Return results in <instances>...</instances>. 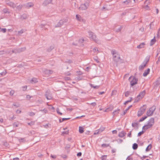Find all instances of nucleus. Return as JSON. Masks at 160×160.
Segmentation results:
<instances>
[{"label": "nucleus", "instance_id": "obj_60", "mask_svg": "<svg viewBox=\"0 0 160 160\" xmlns=\"http://www.w3.org/2000/svg\"><path fill=\"white\" fill-rule=\"evenodd\" d=\"M126 160H132V158H130L129 156H128L126 158Z\"/></svg>", "mask_w": 160, "mask_h": 160}, {"label": "nucleus", "instance_id": "obj_52", "mask_svg": "<svg viewBox=\"0 0 160 160\" xmlns=\"http://www.w3.org/2000/svg\"><path fill=\"white\" fill-rule=\"evenodd\" d=\"M13 127H18V124L17 123H14L13 124Z\"/></svg>", "mask_w": 160, "mask_h": 160}, {"label": "nucleus", "instance_id": "obj_1", "mask_svg": "<svg viewBox=\"0 0 160 160\" xmlns=\"http://www.w3.org/2000/svg\"><path fill=\"white\" fill-rule=\"evenodd\" d=\"M154 122V118H151L147 122V124L143 127L142 129L146 130L152 127L153 125Z\"/></svg>", "mask_w": 160, "mask_h": 160}, {"label": "nucleus", "instance_id": "obj_32", "mask_svg": "<svg viewBox=\"0 0 160 160\" xmlns=\"http://www.w3.org/2000/svg\"><path fill=\"white\" fill-rule=\"evenodd\" d=\"M79 131L80 133H82L83 132V127H79Z\"/></svg>", "mask_w": 160, "mask_h": 160}, {"label": "nucleus", "instance_id": "obj_21", "mask_svg": "<svg viewBox=\"0 0 160 160\" xmlns=\"http://www.w3.org/2000/svg\"><path fill=\"white\" fill-rule=\"evenodd\" d=\"M119 110H115L112 112L113 116H115L118 114L119 113Z\"/></svg>", "mask_w": 160, "mask_h": 160}, {"label": "nucleus", "instance_id": "obj_13", "mask_svg": "<svg viewBox=\"0 0 160 160\" xmlns=\"http://www.w3.org/2000/svg\"><path fill=\"white\" fill-rule=\"evenodd\" d=\"M126 133L124 131H121L118 134V136L120 138H122L125 135Z\"/></svg>", "mask_w": 160, "mask_h": 160}, {"label": "nucleus", "instance_id": "obj_51", "mask_svg": "<svg viewBox=\"0 0 160 160\" xmlns=\"http://www.w3.org/2000/svg\"><path fill=\"white\" fill-rule=\"evenodd\" d=\"M29 115L30 116H32L35 115V113L32 112H29Z\"/></svg>", "mask_w": 160, "mask_h": 160}, {"label": "nucleus", "instance_id": "obj_5", "mask_svg": "<svg viewBox=\"0 0 160 160\" xmlns=\"http://www.w3.org/2000/svg\"><path fill=\"white\" fill-rule=\"evenodd\" d=\"M146 108V106L145 105H143L138 110L137 113L138 116V117L141 116L144 112Z\"/></svg>", "mask_w": 160, "mask_h": 160}, {"label": "nucleus", "instance_id": "obj_24", "mask_svg": "<svg viewBox=\"0 0 160 160\" xmlns=\"http://www.w3.org/2000/svg\"><path fill=\"white\" fill-rule=\"evenodd\" d=\"M155 107L154 106H153L152 107L150 108L149 110H150L151 112H152V113L153 114V113L155 111Z\"/></svg>", "mask_w": 160, "mask_h": 160}, {"label": "nucleus", "instance_id": "obj_34", "mask_svg": "<svg viewBox=\"0 0 160 160\" xmlns=\"http://www.w3.org/2000/svg\"><path fill=\"white\" fill-rule=\"evenodd\" d=\"M7 29L5 28H2L0 27V31L3 32L5 33L6 32Z\"/></svg>", "mask_w": 160, "mask_h": 160}, {"label": "nucleus", "instance_id": "obj_61", "mask_svg": "<svg viewBox=\"0 0 160 160\" xmlns=\"http://www.w3.org/2000/svg\"><path fill=\"white\" fill-rule=\"evenodd\" d=\"M117 141L118 142L121 143L123 141V140L121 139H118L117 140Z\"/></svg>", "mask_w": 160, "mask_h": 160}, {"label": "nucleus", "instance_id": "obj_9", "mask_svg": "<svg viewBox=\"0 0 160 160\" xmlns=\"http://www.w3.org/2000/svg\"><path fill=\"white\" fill-rule=\"evenodd\" d=\"M24 5L26 8H29L31 7H33L34 6V4L32 2H30L26 3Z\"/></svg>", "mask_w": 160, "mask_h": 160}, {"label": "nucleus", "instance_id": "obj_43", "mask_svg": "<svg viewBox=\"0 0 160 160\" xmlns=\"http://www.w3.org/2000/svg\"><path fill=\"white\" fill-rule=\"evenodd\" d=\"M6 73L7 72L6 71L3 72H2L0 73V75L1 76H4L6 75Z\"/></svg>", "mask_w": 160, "mask_h": 160}, {"label": "nucleus", "instance_id": "obj_39", "mask_svg": "<svg viewBox=\"0 0 160 160\" xmlns=\"http://www.w3.org/2000/svg\"><path fill=\"white\" fill-rule=\"evenodd\" d=\"M90 86L91 87L93 88H98L99 87V86H94L93 85L91 84Z\"/></svg>", "mask_w": 160, "mask_h": 160}, {"label": "nucleus", "instance_id": "obj_14", "mask_svg": "<svg viewBox=\"0 0 160 160\" xmlns=\"http://www.w3.org/2000/svg\"><path fill=\"white\" fill-rule=\"evenodd\" d=\"M150 71L149 68H148L147 70L145 71L144 73L143 74V76L145 77L147 76L148 74H149Z\"/></svg>", "mask_w": 160, "mask_h": 160}, {"label": "nucleus", "instance_id": "obj_3", "mask_svg": "<svg viewBox=\"0 0 160 160\" xmlns=\"http://www.w3.org/2000/svg\"><path fill=\"white\" fill-rule=\"evenodd\" d=\"M112 54L113 55L114 60L117 62L120 59V56L115 50H112L111 51Z\"/></svg>", "mask_w": 160, "mask_h": 160}, {"label": "nucleus", "instance_id": "obj_4", "mask_svg": "<svg viewBox=\"0 0 160 160\" xmlns=\"http://www.w3.org/2000/svg\"><path fill=\"white\" fill-rule=\"evenodd\" d=\"M129 80L130 81L131 87H133L137 83L138 80V78L135 77L131 76L129 78Z\"/></svg>", "mask_w": 160, "mask_h": 160}, {"label": "nucleus", "instance_id": "obj_11", "mask_svg": "<svg viewBox=\"0 0 160 160\" xmlns=\"http://www.w3.org/2000/svg\"><path fill=\"white\" fill-rule=\"evenodd\" d=\"M145 91L144 90L142 92H141L139 94L138 96V97H139L140 98H142L145 94Z\"/></svg>", "mask_w": 160, "mask_h": 160}, {"label": "nucleus", "instance_id": "obj_20", "mask_svg": "<svg viewBox=\"0 0 160 160\" xmlns=\"http://www.w3.org/2000/svg\"><path fill=\"white\" fill-rule=\"evenodd\" d=\"M145 45V43L144 42L141 43L137 46V48H142L144 47Z\"/></svg>", "mask_w": 160, "mask_h": 160}, {"label": "nucleus", "instance_id": "obj_10", "mask_svg": "<svg viewBox=\"0 0 160 160\" xmlns=\"http://www.w3.org/2000/svg\"><path fill=\"white\" fill-rule=\"evenodd\" d=\"M52 0H46L42 3L43 6H46L52 2Z\"/></svg>", "mask_w": 160, "mask_h": 160}, {"label": "nucleus", "instance_id": "obj_27", "mask_svg": "<svg viewBox=\"0 0 160 160\" xmlns=\"http://www.w3.org/2000/svg\"><path fill=\"white\" fill-rule=\"evenodd\" d=\"M152 148V145L150 144L147 147L146 149V151L147 152L150 150Z\"/></svg>", "mask_w": 160, "mask_h": 160}, {"label": "nucleus", "instance_id": "obj_36", "mask_svg": "<svg viewBox=\"0 0 160 160\" xmlns=\"http://www.w3.org/2000/svg\"><path fill=\"white\" fill-rule=\"evenodd\" d=\"M129 98L130 99V100H128L126 101L124 103V104H127L129 102H131L132 99V97H130Z\"/></svg>", "mask_w": 160, "mask_h": 160}, {"label": "nucleus", "instance_id": "obj_22", "mask_svg": "<svg viewBox=\"0 0 160 160\" xmlns=\"http://www.w3.org/2000/svg\"><path fill=\"white\" fill-rule=\"evenodd\" d=\"M22 7V5H19L17 7L16 6L15 8H16V10L18 11H20L21 10Z\"/></svg>", "mask_w": 160, "mask_h": 160}, {"label": "nucleus", "instance_id": "obj_12", "mask_svg": "<svg viewBox=\"0 0 160 160\" xmlns=\"http://www.w3.org/2000/svg\"><path fill=\"white\" fill-rule=\"evenodd\" d=\"M150 57V56H149V55L147 56L146 57L143 62L145 64H147V63H148V62L149 61Z\"/></svg>", "mask_w": 160, "mask_h": 160}, {"label": "nucleus", "instance_id": "obj_64", "mask_svg": "<svg viewBox=\"0 0 160 160\" xmlns=\"http://www.w3.org/2000/svg\"><path fill=\"white\" fill-rule=\"evenodd\" d=\"M102 146L103 147H106L107 146V145L106 144L103 143L102 144Z\"/></svg>", "mask_w": 160, "mask_h": 160}, {"label": "nucleus", "instance_id": "obj_17", "mask_svg": "<svg viewBox=\"0 0 160 160\" xmlns=\"http://www.w3.org/2000/svg\"><path fill=\"white\" fill-rule=\"evenodd\" d=\"M8 6L10 7H12L13 9H14V8L16 7V4L12 2H9V3L8 4Z\"/></svg>", "mask_w": 160, "mask_h": 160}, {"label": "nucleus", "instance_id": "obj_55", "mask_svg": "<svg viewBox=\"0 0 160 160\" xmlns=\"http://www.w3.org/2000/svg\"><path fill=\"white\" fill-rule=\"evenodd\" d=\"M50 157H51L53 159H55L56 158V156L55 155H52V154H51Z\"/></svg>", "mask_w": 160, "mask_h": 160}, {"label": "nucleus", "instance_id": "obj_16", "mask_svg": "<svg viewBox=\"0 0 160 160\" xmlns=\"http://www.w3.org/2000/svg\"><path fill=\"white\" fill-rule=\"evenodd\" d=\"M146 64H145L143 62L142 64L139 66V70H142L144 69L145 67L146 66Z\"/></svg>", "mask_w": 160, "mask_h": 160}, {"label": "nucleus", "instance_id": "obj_44", "mask_svg": "<svg viewBox=\"0 0 160 160\" xmlns=\"http://www.w3.org/2000/svg\"><path fill=\"white\" fill-rule=\"evenodd\" d=\"M100 133V132H99V131L98 130H97L94 132L93 134L94 135H96L99 134Z\"/></svg>", "mask_w": 160, "mask_h": 160}, {"label": "nucleus", "instance_id": "obj_40", "mask_svg": "<svg viewBox=\"0 0 160 160\" xmlns=\"http://www.w3.org/2000/svg\"><path fill=\"white\" fill-rule=\"evenodd\" d=\"M105 128L103 127H101L100 129H98V130L100 132V133L102 132L104 130Z\"/></svg>", "mask_w": 160, "mask_h": 160}, {"label": "nucleus", "instance_id": "obj_8", "mask_svg": "<svg viewBox=\"0 0 160 160\" xmlns=\"http://www.w3.org/2000/svg\"><path fill=\"white\" fill-rule=\"evenodd\" d=\"M77 19L80 22H85V20L82 18L80 15L78 14H77L76 16Z\"/></svg>", "mask_w": 160, "mask_h": 160}, {"label": "nucleus", "instance_id": "obj_38", "mask_svg": "<svg viewBox=\"0 0 160 160\" xmlns=\"http://www.w3.org/2000/svg\"><path fill=\"white\" fill-rule=\"evenodd\" d=\"M123 27L122 26L120 27L118 29H117L115 30V31L117 32H119L121 31Z\"/></svg>", "mask_w": 160, "mask_h": 160}, {"label": "nucleus", "instance_id": "obj_62", "mask_svg": "<svg viewBox=\"0 0 160 160\" xmlns=\"http://www.w3.org/2000/svg\"><path fill=\"white\" fill-rule=\"evenodd\" d=\"M106 156H105V155L103 156H102V160H105V159H106Z\"/></svg>", "mask_w": 160, "mask_h": 160}, {"label": "nucleus", "instance_id": "obj_15", "mask_svg": "<svg viewBox=\"0 0 160 160\" xmlns=\"http://www.w3.org/2000/svg\"><path fill=\"white\" fill-rule=\"evenodd\" d=\"M2 12L4 13L10 14L11 13V11L8 8H4Z\"/></svg>", "mask_w": 160, "mask_h": 160}, {"label": "nucleus", "instance_id": "obj_18", "mask_svg": "<svg viewBox=\"0 0 160 160\" xmlns=\"http://www.w3.org/2000/svg\"><path fill=\"white\" fill-rule=\"evenodd\" d=\"M38 82L37 79L35 78H32L31 80V82L32 83H35Z\"/></svg>", "mask_w": 160, "mask_h": 160}, {"label": "nucleus", "instance_id": "obj_30", "mask_svg": "<svg viewBox=\"0 0 160 160\" xmlns=\"http://www.w3.org/2000/svg\"><path fill=\"white\" fill-rule=\"evenodd\" d=\"M131 92L129 91H127L125 92V96L126 97H128L129 95H131L130 94Z\"/></svg>", "mask_w": 160, "mask_h": 160}, {"label": "nucleus", "instance_id": "obj_42", "mask_svg": "<svg viewBox=\"0 0 160 160\" xmlns=\"http://www.w3.org/2000/svg\"><path fill=\"white\" fill-rule=\"evenodd\" d=\"M144 131H143V130L142 131L139 132L138 134V137L140 136L144 133Z\"/></svg>", "mask_w": 160, "mask_h": 160}, {"label": "nucleus", "instance_id": "obj_57", "mask_svg": "<svg viewBox=\"0 0 160 160\" xmlns=\"http://www.w3.org/2000/svg\"><path fill=\"white\" fill-rule=\"evenodd\" d=\"M93 52H96L97 51H98V49H97V48H93Z\"/></svg>", "mask_w": 160, "mask_h": 160}, {"label": "nucleus", "instance_id": "obj_53", "mask_svg": "<svg viewBox=\"0 0 160 160\" xmlns=\"http://www.w3.org/2000/svg\"><path fill=\"white\" fill-rule=\"evenodd\" d=\"M61 26V24L59 23V22L57 23V24L56 25L55 27H59Z\"/></svg>", "mask_w": 160, "mask_h": 160}, {"label": "nucleus", "instance_id": "obj_54", "mask_svg": "<svg viewBox=\"0 0 160 160\" xmlns=\"http://www.w3.org/2000/svg\"><path fill=\"white\" fill-rule=\"evenodd\" d=\"M61 26V24L59 23V22L57 23V24L56 25L55 27H59Z\"/></svg>", "mask_w": 160, "mask_h": 160}, {"label": "nucleus", "instance_id": "obj_6", "mask_svg": "<svg viewBox=\"0 0 160 160\" xmlns=\"http://www.w3.org/2000/svg\"><path fill=\"white\" fill-rule=\"evenodd\" d=\"M89 6V2H87L81 4L79 8L82 10H86L88 8Z\"/></svg>", "mask_w": 160, "mask_h": 160}, {"label": "nucleus", "instance_id": "obj_46", "mask_svg": "<svg viewBox=\"0 0 160 160\" xmlns=\"http://www.w3.org/2000/svg\"><path fill=\"white\" fill-rule=\"evenodd\" d=\"M102 10H108V9L107 8V6H106L105 7L103 6L102 9Z\"/></svg>", "mask_w": 160, "mask_h": 160}, {"label": "nucleus", "instance_id": "obj_59", "mask_svg": "<svg viewBox=\"0 0 160 160\" xmlns=\"http://www.w3.org/2000/svg\"><path fill=\"white\" fill-rule=\"evenodd\" d=\"M11 2L9 0H6L5 1V3L6 4L8 5V4L9 3V2Z\"/></svg>", "mask_w": 160, "mask_h": 160}, {"label": "nucleus", "instance_id": "obj_41", "mask_svg": "<svg viewBox=\"0 0 160 160\" xmlns=\"http://www.w3.org/2000/svg\"><path fill=\"white\" fill-rule=\"evenodd\" d=\"M140 99H141V98H140L139 97H138L137 96V97L135 98L134 102H138Z\"/></svg>", "mask_w": 160, "mask_h": 160}, {"label": "nucleus", "instance_id": "obj_7", "mask_svg": "<svg viewBox=\"0 0 160 160\" xmlns=\"http://www.w3.org/2000/svg\"><path fill=\"white\" fill-rule=\"evenodd\" d=\"M45 96L48 100H51L52 98V95L49 91H47L46 92Z\"/></svg>", "mask_w": 160, "mask_h": 160}, {"label": "nucleus", "instance_id": "obj_47", "mask_svg": "<svg viewBox=\"0 0 160 160\" xmlns=\"http://www.w3.org/2000/svg\"><path fill=\"white\" fill-rule=\"evenodd\" d=\"M45 73L46 74H49V71L48 69H45L44 71Z\"/></svg>", "mask_w": 160, "mask_h": 160}, {"label": "nucleus", "instance_id": "obj_35", "mask_svg": "<svg viewBox=\"0 0 160 160\" xmlns=\"http://www.w3.org/2000/svg\"><path fill=\"white\" fill-rule=\"evenodd\" d=\"M132 107V105H130L129 106L128 108L124 111L123 112V115H125L127 112V111L131 107Z\"/></svg>", "mask_w": 160, "mask_h": 160}, {"label": "nucleus", "instance_id": "obj_33", "mask_svg": "<svg viewBox=\"0 0 160 160\" xmlns=\"http://www.w3.org/2000/svg\"><path fill=\"white\" fill-rule=\"evenodd\" d=\"M147 118V117L146 116H144L141 118L139 120V122H141L144 120L145 119H146Z\"/></svg>", "mask_w": 160, "mask_h": 160}, {"label": "nucleus", "instance_id": "obj_37", "mask_svg": "<svg viewBox=\"0 0 160 160\" xmlns=\"http://www.w3.org/2000/svg\"><path fill=\"white\" fill-rule=\"evenodd\" d=\"M54 48V46L53 45L51 46L48 49V52H50L51 51V50L53 49Z\"/></svg>", "mask_w": 160, "mask_h": 160}, {"label": "nucleus", "instance_id": "obj_25", "mask_svg": "<svg viewBox=\"0 0 160 160\" xmlns=\"http://www.w3.org/2000/svg\"><path fill=\"white\" fill-rule=\"evenodd\" d=\"M26 30L24 29H22L20 31H18V34L19 35H21V34L24 32Z\"/></svg>", "mask_w": 160, "mask_h": 160}, {"label": "nucleus", "instance_id": "obj_31", "mask_svg": "<svg viewBox=\"0 0 160 160\" xmlns=\"http://www.w3.org/2000/svg\"><path fill=\"white\" fill-rule=\"evenodd\" d=\"M131 2V0H126L125 1L122 2V3H125L126 5H128L129 3Z\"/></svg>", "mask_w": 160, "mask_h": 160}, {"label": "nucleus", "instance_id": "obj_19", "mask_svg": "<svg viewBox=\"0 0 160 160\" xmlns=\"http://www.w3.org/2000/svg\"><path fill=\"white\" fill-rule=\"evenodd\" d=\"M67 21V20L66 19H63L62 20H61L59 21V23L60 24H61V26L63 25V24L65 23Z\"/></svg>", "mask_w": 160, "mask_h": 160}, {"label": "nucleus", "instance_id": "obj_45", "mask_svg": "<svg viewBox=\"0 0 160 160\" xmlns=\"http://www.w3.org/2000/svg\"><path fill=\"white\" fill-rule=\"evenodd\" d=\"M40 111L43 112L44 114L47 112V110L45 108H44L43 110H40Z\"/></svg>", "mask_w": 160, "mask_h": 160}, {"label": "nucleus", "instance_id": "obj_48", "mask_svg": "<svg viewBox=\"0 0 160 160\" xmlns=\"http://www.w3.org/2000/svg\"><path fill=\"white\" fill-rule=\"evenodd\" d=\"M22 90L23 91H25L27 89V86H25L22 87Z\"/></svg>", "mask_w": 160, "mask_h": 160}, {"label": "nucleus", "instance_id": "obj_23", "mask_svg": "<svg viewBox=\"0 0 160 160\" xmlns=\"http://www.w3.org/2000/svg\"><path fill=\"white\" fill-rule=\"evenodd\" d=\"M146 114H147V115L148 116H152L153 115L152 112H151L149 110L147 111Z\"/></svg>", "mask_w": 160, "mask_h": 160}, {"label": "nucleus", "instance_id": "obj_29", "mask_svg": "<svg viewBox=\"0 0 160 160\" xmlns=\"http://www.w3.org/2000/svg\"><path fill=\"white\" fill-rule=\"evenodd\" d=\"M138 125V123L137 122H134L132 123V127H137Z\"/></svg>", "mask_w": 160, "mask_h": 160}, {"label": "nucleus", "instance_id": "obj_26", "mask_svg": "<svg viewBox=\"0 0 160 160\" xmlns=\"http://www.w3.org/2000/svg\"><path fill=\"white\" fill-rule=\"evenodd\" d=\"M156 42V40L155 39V37L152 39L150 41V45L152 46Z\"/></svg>", "mask_w": 160, "mask_h": 160}, {"label": "nucleus", "instance_id": "obj_63", "mask_svg": "<svg viewBox=\"0 0 160 160\" xmlns=\"http://www.w3.org/2000/svg\"><path fill=\"white\" fill-rule=\"evenodd\" d=\"M82 153L81 152H79L77 154V156H81Z\"/></svg>", "mask_w": 160, "mask_h": 160}, {"label": "nucleus", "instance_id": "obj_56", "mask_svg": "<svg viewBox=\"0 0 160 160\" xmlns=\"http://www.w3.org/2000/svg\"><path fill=\"white\" fill-rule=\"evenodd\" d=\"M157 84H160V78H159L158 80L157 81Z\"/></svg>", "mask_w": 160, "mask_h": 160}, {"label": "nucleus", "instance_id": "obj_49", "mask_svg": "<svg viewBox=\"0 0 160 160\" xmlns=\"http://www.w3.org/2000/svg\"><path fill=\"white\" fill-rule=\"evenodd\" d=\"M56 111H57V113L58 114H59L60 115H62V113L61 112H59V109H58V108L56 110Z\"/></svg>", "mask_w": 160, "mask_h": 160}, {"label": "nucleus", "instance_id": "obj_28", "mask_svg": "<svg viewBox=\"0 0 160 160\" xmlns=\"http://www.w3.org/2000/svg\"><path fill=\"white\" fill-rule=\"evenodd\" d=\"M138 147V145L136 143H134L132 145V148L134 150H136Z\"/></svg>", "mask_w": 160, "mask_h": 160}, {"label": "nucleus", "instance_id": "obj_50", "mask_svg": "<svg viewBox=\"0 0 160 160\" xmlns=\"http://www.w3.org/2000/svg\"><path fill=\"white\" fill-rule=\"evenodd\" d=\"M14 93V91L13 90H12L10 92V95L11 96H13Z\"/></svg>", "mask_w": 160, "mask_h": 160}, {"label": "nucleus", "instance_id": "obj_58", "mask_svg": "<svg viewBox=\"0 0 160 160\" xmlns=\"http://www.w3.org/2000/svg\"><path fill=\"white\" fill-rule=\"evenodd\" d=\"M22 18L23 19H26L27 18V16L25 15H23L22 16Z\"/></svg>", "mask_w": 160, "mask_h": 160}, {"label": "nucleus", "instance_id": "obj_2", "mask_svg": "<svg viewBox=\"0 0 160 160\" xmlns=\"http://www.w3.org/2000/svg\"><path fill=\"white\" fill-rule=\"evenodd\" d=\"M88 33L89 34V38L92 39L98 44H99L100 43V41L98 39H96V36L94 33L91 31H89Z\"/></svg>", "mask_w": 160, "mask_h": 160}]
</instances>
